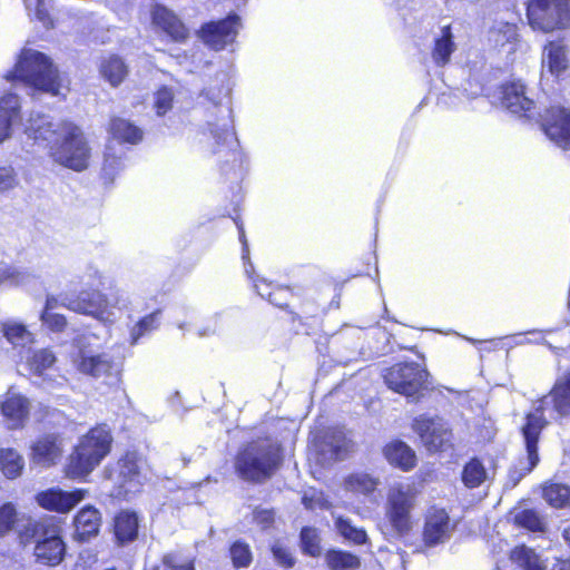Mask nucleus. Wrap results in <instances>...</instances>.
Returning <instances> with one entry per match:
<instances>
[{
	"mask_svg": "<svg viewBox=\"0 0 570 570\" xmlns=\"http://www.w3.org/2000/svg\"><path fill=\"white\" fill-rule=\"evenodd\" d=\"M26 135L50 148L55 161L80 171L87 168L90 148L79 127L69 121H53L49 116L31 114L24 128Z\"/></svg>",
	"mask_w": 570,
	"mask_h": 570,
	"instance_id": "f257e3e1",
	"label": "nucleus"
},
{
	"mask_svg": "<svg viewBox=\"0 0 570 570\" xmlns=\"http://www.w3.org/2000/svg\"><path fill=\"white\" fill-rule=\"evenodd\" d=\"M61 305L75 313L91 316L97 321L112 325L122 312L129 311L130 295L116 289L110 296L99 289H85L78 294H65L61 296Z\"/></svg>",
	"mask_w": 570,
	"mask_h": 570,
	"instance_id": "f03ea898",
	"label": "nucleus"
},
{
	"mask_svg": "<svg viewBox=\"0 0 570 570\" xmlns=\"http://www.w3.org/2000/svg\"><path fill=\"white\" fill-rule=\"evenodd\" d=\"M7 80H19L26 86L52 96H59L61 80L58 70L50 59L37 50L22 49L12 71L6 75Z\"/></svg>",
	"mask_w": 570,
	"mask_h": 570,
	"instance_id": "7ed1b4c3",
	"label": "nucleus"
},
{
	"mask_svg": "<svg viewBox=\"0 0 570 570\" xmlns=\"http://www.w3.org/2000/svg\"><path fill=\"white\" fill-rule=\"evenodd\" d=\"M282 461L279 448L271 440H256L240 449L235 458V470L245 481L269 479Z\"/></svg>",
	"mask_w": 570,
	"mask_h": 570,
	"instance_id": "20e7f679",
	"label": "nucleus"
},
{
	"mask_svg": "<svg viewBox=\"0 0 570 570\" xmlns=\"http://www.w3.org/2000/svg\"><path fill=\"white\" fill-rule=\"evenodd\" d=\"M112 436L107 425H97L79 439L67 465L70 478L90 474L110 452Z\"/></svg>",
	"mask_w": 570,
	"mask_h": 570,
	"instance_id": "39448f33",
	"label": "nucleus"
},
{
	"mask_svg": "<svg viewBox=\"0 0 570 570\" xmlns=\"http://www.w3.org/2000/svg\"><path fill=\"white\" fill-rule=\"evenodd\" d=\"M419 493L415 484L405 482H395L387 490L385 519L399 537L409 534L414 527L412 513L416 508Z\"/></svg>",
	"mask_w": 570,
	"mask_h": 570,
	"instance_id": "423d86ee",
	"label": "nucleus"
},
{
	"mask_svg": "<svg viewBox=\"0 0 570 570\" xmlns=\"http://www.w3.org/2000/svg\"><path fill=\"white\" fill-rule=\"evenodd\" d=\"M91 335L76 340L77 352L72 355L73 367L86 376L102 380L106 383L118 381L119 368L114 358L107 353H98L89 347Z\"/></svg>",
	"mask_w": 570,
	"mask_h": 570,
	"instance_id": "0eeeda50",
	"label": "nucleus"
},
{
	"mask_svg": "<svg viewBox=\"0 0 570 570\" xmlns=\"http://www.w3.org/2000/svg\"><path fill=\"white\" fill-rule=\"evenodd\" d=\"M527 18L533 30L550 32L570 24L569 0H530Z\"/></svg>",
	"mask_w": 570,
	"mask_h": 570,
	"instance_id": "6e6552de",
	"label": "nucleus"
},
{
	"mask_svg": "<svg viewBox=\"0 0 570 570\" xmlns=\"http://www.w3.org/2000/svg\"><path fill=\"white\" fill-rule=\"evenodd\" d=\"M426 377L428 371L414 362L395 364L384 374L387 386L407 397L415 396L423 389Z\"/></svg>",
	"mask_w": 570,
	"mask_h": 570,
	"instance_id": "1a4fd4ad",
	"label": "nucleus"
},
{
	"mask_svg": "<svg viewBox=\"0 0 570 570\" xmlns=\"http://www.w3.org/2000/svg\"><path fill=\"white\" fill-rule=\"evenodd\" d=\"M559 416H570V371L560 375L550 393L533 404L527 415H537L542 421V430L547 425L546 412Z\"/></svg>",
	"mask_w": 570,
	"mask_h": 570,
	"instance_id": "9d476101",
	"label": "nucleus"
},
{
	"mask_svg": "<svg viewBox=\"0 0 570 570\" xmlns=\"http://www.w3.org/2000/svg\"><path fill=\"white\" fill-rule=\"evenodd\" d=\"M109 478L119 488V493H136L147 480L146 463L135 453H127L117 462Z\"/></svg>",
	"mask_w": 570,
	"mask_h": 570,
	"instance_id": "9b49d317",
	"label": "nucleus"
},
{
	"mask_svg": "<svg viewBox=\"0 0 570 570\" xmlns=\"http://www.w3.org/2000/svg\"><path fill=\"white\" fill-rule=\"evenodd\" d=\"M522 435L525 443L527 461H521L519 466H515L509 471V483L511 487H515L519 481L539 462L538 455V440L542 431V421L537 415H527L525 424L521 429Z\"/></svg>",
	"mask_w": 570,
	"mask_h": 570,
	"instance_id": "f8f14e48",
	"label": "nucleus"
},
{
	"mask_svg": "<svg viewBox=\"0 0 570 570\" xmlns=\"http://www.w3.org/2000/svg\"><path fill=\"white\" fill-rule=\"evenodd\" d=\"M413 429L420 435L424 446L431 452L445 450L451 445V430L448 423L440 417H416Z\"/></svg>",
	"mask_w": 570,
	"mask_h": 570,
	"instance_id": "ddd939ff",
	"label": "nucleus"
},
{
	"mask_svg": "<svg viewBox=\"0 0 570 570\" xmlns=\"http://www.w3.org/2000/svg\"><path fill=\"white\" fill-rule=\"evenodd\" d=\"M240 28V18L237 14H230L223 20L204 24L199 32L207 46L215 50H223L235 41Z\"/></svg>",
	"mask_w": 570,
	"mask_h": 570,
	"instance_id": "4468645a",
	"label": "nucleus"
},
{
	"mask_svg": "<svg viewBox=\"0 0 570 570\" xmlns=\"http://www.w3.org/2000/svg\"><path fill=\"white\" fill-rule=\"evenodd\" d=\"M510 560L521 570H570V561L557 557L548 558L525 546L510 552Z\"/></svg>",
	"mask_w": 570,
	"mask_h": 570,
	"instance_id": "2eb2a0df",
	"label": "nucleus"
},
{
	"mask_svg": "<svg viewBox=\"0 0 570 570\" xmlns=\"http://www.w3.org/2000/svg\"><path fill=\"white\" fill-rule=\"evenodd\" d=\"M353 444L340 429H328L316 444L317 460L322 465L344 460L352 451Z\"/></svg>",
	"mask_w": 570,
	"mask_h": 570,
	"instance_id": "dca6fc26",
	"label": "nucleus"
},
{
	"mask_svg": "<svg viewBox=\"0 0 570 570\" xmlns=\"http://www.w3.org/2000/svg\"><path fill=\"white\" fill-rule=\"evenodd\" d=\"M542 119V129L548 138L562 149H570V111L563 107H551Z\"/></svg>",
	"mask_w": 570,
	"mask_h": 570,
	"instance_id": "f3484780",
	"label": "nucleus"
},
{
	"mask_svg": "<svg viewBox=\"0 0 570 570\" xmlns=\"http://www.w3.org/2000/svg\"><path fill=\"white\" fill-rule=\"evenodd\" d=\"M87 490L77 489L73 491H63L61 489H48L37 494L38 504L49 511L67 513L87 495Z\"/></svg>",
	"mask_w": 570,
	"mask_h": 570,
	"instance_id": "a211bd4d",
	"label": "nucleus"
},
{
	"mask_svg": "<svg viewBox=\"0 0 570 570\" xmlns=\"http://www.w3.org/2000/svg\"><path fill=\"white\" fill-rule=\"evenodd\" d=\"M65 553L66 544L59 530L56 528L46 529L42 538L37 541L35 547L37 561L47 566H57L63 560Z\"/></svg>",
	"mask_w": 570,
	"mask_h": 570,
	"instance_id": "6ab92c4d",
	"label": "nucleus"
},
{
	"mask_svg": "<svg viewBox=\"0 0 570 570\" xmlns=\"http://www.w3.org/2000/svg\"><path fill=\"white\" fill-rule=\"evenodd\" d=\"M450 518L444 509L432 507L425 517L423 540L432 547L445 541L451 533Z\"/></svg>",
	"mask_w": 570,
	"mask_h": 570,
	"instance_id": "aec40b11",
	"label": "nucleus"
},
{
	"mask_svg": "<svg viewBox=\"0 0 570 570\" xmlns=\"http://www.w3.org/2000/svg\"><path fill=\"white\" fill-rule=\"evenodd\" d=\"M1 414L10 429L21 428L29 415V401L21 394L9 389L0 403Z\"/></svg>",
	"mask_w": 570,
	"mask_h": 570,
	"instance_id": "412c9836",
	"label": "nucleus"
},
{
	"mask_svg": "<svg viewBox=\"0 0 570 570\" xmlns=\"http://www.w3.org/2000/svg\"><path fill=\"white\" fill-rule=\"evenodd\" d=\"M62 454V442L55 434L39 438L31 446L32 463L50 466L57 463Z\"/></svg>",
	"mask_w": 570,
	"mask_h": 570,
	"instance_id": "4be33fe9",
	"label": "nucleus"
},
{
	"mask_svg": "<svg viewBox=\"0 0 570 570\" xmlns=\"http://www.w3.org/2000/svg\"><path fill=\"white\" fill-rule=\"evenodd\" d=\"M20 99L14 94H7L0 97V144L9 139L13 126L21 120Z\"/></svg>",
	"mask_w": 570,
	"mask_h": 570,
	"instance_id": "5701e85b",
	"label": "nucleus"
},
{
	"mask_svg": "<svg viewBox=\"0 0 570 570\" xmlns=\"http://www.w3.org/2000/svg\"><path fill=\"white\" fill-rule=\"evenodd\" d=\"M502 104L513 114H520L530 118L534 102L524 91L521 82H511L502 88Z\"/></svg>",
	"mask_w": 570,
	"mask_h": 570,
	"instance_id": "b1692460",
	"label": "nucleus"
},
{
	"mask_svg": "<svg viewBox=\"0 0 570 570\" xmlns=\"http://www.w3.org/2000/svg\"><path fill=\"white\" fill-rule=\"evenodd\" d=\"M75 537L88 541L96 537L101 527V513L92 505L83 507L75 517Z\"/></svg>",
	"mask_w": 570,
	"mask_h": 570,
	"instance_id": "393cba45",
	"label": "nucleus"
},
{
	"mask_svg": "<svg viewBox=\"0 0 570 570\" xmlns=\"http://www.w3.org/2000/svg\"><path fill=\"white\" fill-rule=\"evenodd\" d=\"M151 14L153 22L163 29L173 40L184 41L187 39V28L170 10L163 6H156Z\"/></svg>",
	"mask_w": 570,
	"mask_h": 570,
	"instance_id": "a878e982",
	"label": "nucleus"
},
{
	"mask_svg": "<svg viewBox=\"0 0 570 570\" xmlns=\"http://www.w3.org/2000/svg\"><path fill=\"white\" fill-rule=\"evenodd\" d=\"M20 522H24V532H19L20 540L22 543H27L29 538L35 533V523L30 519H20L12 503H4L0 507V537H4L16 529Z\"/></svg>",
	"mask_w": 570,
	"mask_h": 570,
	"instance_id": "bb28decb",
	"label": "nucleus"
},
{
	"mask_svg": "<svg viewBox=\"0 0 570 570\" xmlns=\"http://www.w3.org/2000/svg\"><path fill=\"white\" fill-rule=\"evenodd\" d=\"M343 484L345 491L353 495L370 498L381 485V480L372 473L356 471L345 476Z\"/></svg>",
	"mask_w": 570,
	"mask_h": 570,
	"instance_id": "cd10ccee",
	"label": "nucleus"
},
{
	"mask_svg": "<svg viewBox=\"0 0 570 570\" xmlns=\"http://www.w3.org/2000/svg\"><path fill=\"white\" fill-rule=\"evenodd\" d=\"M0 333L14 348H26L35 342V335L18 320L0 322Z\"/></svg>",
	"mask_w": 570,
	"mask_h": 570,
	"instance_id": "c85d7f7f",
	"label": "nucleus"
},
{
	"mask_svg": "<svg viewBox=\"0 0 570 570\" xmlns=\"http://www.w3.org/2000/svg\"><path fill=\"white\" fill-rule=\"evenodd\" d=\"M139 519L136 512L124 510L115 518V538L120 546L135 541L138 537Z\"/></svg>",
	"mask_w": 570,
	"mask_h": 570,
	"instance_id": "c756f323",
	"label": "nucleus"
},
{
	"mask_svg": "<svg viewBox=\"0 0 570 570\" xmlns=\"http://www.w3.org/2000/svg\"><path fill=\"white\" fill-rule=\"evenodd\" d=\"M384 456L390 464L404 471H409L415 465V453L402 441H393L385 445Z\"/></svg>",
	"mask_w": 570,
	"mask_h": 570,
	"instance_id": "7c9ffc66",
	"label": "nucleus"
},
{
	"mask_svg": "<svg viewBox=\"0 0 570 570\" xmlns=\"http://www.w3.org/2000/svg\"><path fill=\"white\" fill-rule=\"evenodd\" d=\"M109 132L119 142L137 144L142 138L141 129L124 118H112Z\"/></svg>",
	"mask_w": 570,
	"mask_h": 570,
	"instance_id": "2f4dec72",
	"label": "nucleus"
},
{
	"mask_svg": "<svg viewBox=\"0 0 570 570\" xmlns=\"http://www.w3.org/2000/svg\"><path fill=\"white\" fill-rule=\"evenodd\" d=\"M254 287L259 296L267 298L271 304L279 308H285L292 296V292L288 287L273 286L265 279L255 282Z\"/></svg>",
	"mask_w": 570,
	"mask_h": 570,
	"instance_id": "473e14b6",
	"label": "nucleus"
},
{
	"mask_svg": "<svg viewBox=\"0 0 570 570\" xmlns=\"http://www.w3.org/2000/svg\"><path fill=\"white\" fill-rule=\"evenodd\" d=\"M543 67L552 75L559 76L568 66L564 47L561 42H549L543 52Z\"/></svg>",
	"mask_w": 570,
	"mask_h": 570,
	"instance_id": "72a5a7b5",
	"label": "nucleus"
},
{
	"mask_svg": "<svg viewBox=\"0 0 570 570\" xmlns=\"http://www.w3.org/2000/svg\"><path fill=\"white\" fill-rule=\"evenodd\" d=\"M127 66L115 55L104 58L100 62V73L111 86L117 87L127 76Z\"/></svg>",
	"mask_w": 570,
	"mask_h": 570,
	"instance_id": "f704fd0d",
	"label": "nucleus"
},
{
	"mask_svg": "<svg viewBox=\"0 0 570 570\" xmlns=\"http://www.w3.org/2000/svg\"><path fill=\"white\" fill-rule=\"evenodd\" d=\"M455 50L453 36L450 27H444L441 30V36L435 39L434 48L432 51L433 61L438 66H444L450 61L451 55Z\"/></svg>",
	"mask_w": 570,
	"mask_h": 570,
	"instance_id": "c9c22d12",
	"label": "nucleus"
},
{
	"mask_svg": "<svg viewBox=\"0 0 570 570\" xmlns=\"http://www.w3.org/2000/svg\"><path fill=\"white\" fill-rule=\"evenodd\" d=\"M489 479L488 470L478 459L470 460L463 468L462 481L466 488H478Z\"/></svg>",
	"mask_w": 570,
	"mask_h": 570,
	"instance_id": "e433bc0d",
	"label": "nucleus"
},
{
	"mask_svg": "<svg viewBox=\"0 0 570 570\" xmlns=\"http://www.w3.org/2000/svg\"><path fill=\"white\" fill-rule=\"evenodd\" d=\"M23 466V458L16 450H0V468L8 479L18 478L21 474Z\"/></svg>",
	"mask_w": 570,
	"mask_h": 570,
	"instance_id": "4c0bfd02",
	"label": "nucleus"
},
{
	"mask_svg": "<svg viewBox=\"0 0 570 570\" xmlns=\"http://www.w3.org/2000/svg\"><path fill=\"white\" fill-rule=\"evenodd\" d=\"M325 559L331 570H356L361 566L357 556L341 550L328 551Z\"/></svg>",
	"mask_w": 570,
	"mask_h": 570,
	"instance_id": "58836bf2",
	"label": "nucleus"
},
{
	"mask_svg": "<svg viewBox=\"0 0 570 570\" xmlns=\"http://www.w3.org/2000/svg\"><path fill=\"white\" fill-rule=\"evenodd\" d=\"M544 500L554 508L570 505V487L561 483H548L543 487Z\"/></svg>",
	"mask_w": 570,
	"mask_h": 570,
	"instance_id": "ea45409f",
	"label": "nucleus"
},
{
	"mask_svg": "<svg viewBox=\"0 0 570 570\" xmlns=\"http://www.w3.org/2000/svg\"><path fill=\"white\" fill-rule=\"evenodd\" d=\"M338 533L354 544H364L367 542V534L363 528H357L348 519L338 517L335 521Z\"/></svg>",
	"mask_w": 570,
	"mask_h": 570,
	"instance_id": "a19ab883",
	"label": "nucleus"
},
{
	"mask_svg": "<svg viewBox=\"0 0 570 570\" xmlns=\"http://www.w3.org/2000/svg\"><path fill=\"white\" fill-rule=\"evenodd\" d=\"M490 40L497 46H503L517 39V26L514 23L498 21L490 30Z\"/></svg>",
	"mask_w": 570,
	"mask_h": 570,
	"instance_id": "79ce46f5",
	"label": "nucleus"
},
{
	"mask_svg": "<svg viewBox=\"0 0 570 570\" xmlns=\"http://www.w3.org/2000/svg\"><path fill=\"white\" fill-rule=\"evenodd\" d=\"M56 362L55 354L48 348H41L32 353L28 358L30 370L38 375L50 368Z\"/></svg>",
	"mask_w": 570,
	"mask_h": 570,
	"instance_id": "37998d69",
	"label": "nucleus"
},
{
	"mask_svg": "<svg viewBox=\"0 0 570 570\" xmlns=\"http://www.w3.org/2000/svg\"><path fill=\"white\" fill-rule=\"evenodd\" d=\"M159 325V312L150 313L138 321L130 331L131 344H136L140 337L156 330Z\"/></svg>",
	"mask_w": 570,
	"mask_h": 570,
	"instance_id": "c03bdc74",
	"label": "nucleus"
},
{
	"mask_svg": "<svg viewBox=\"0 0 570 570\" xmlns=\"http://www.w3.org/2000/svg\"><path fill=\"white\" fill-rule=\"evenodd\" d=\"M29 16H35L45 27H52L50 0H23Z\"/></svg>",
	"mask_w": 570,
	"mask_h": 570,
	"instance_id": "a18cd8bd",
	"label": "nucleus"
},
{
	"mask_svg": "<svg viewBox=\"0 0 570 570\" xmlns=\"http://www.w3.org/2000/svg\"><path fill=\"white\" fill-rule=\"evenodd\" d=\"M124 168V160L121 155H116L114 151L112 142H109L106 148L102 173L104 176L110 180Z\"/></svg>",
	"mask_w": 570,
	"mask_h": 570,
	"instance_id": "49530a36",
	"label": "nucleus"
},
{
	"mask_svg": "<svg viewBox=\"0 0 570 570\" xmlns=\"http://www.w3.org/2000/svg\"><path fill=\"white\" fill-rule=\"evenodd\" d=\"M515 522L533 532L544 531V523L540 515L533 510H523L515 515Z\"/></svg>",
	"mask_w": 570,
	"mask_h": 570,
	"instance_id": "de8ad7c7",
	"label": "nucleus"
},
{
	"mask_svg": "<svg viewBox=\"0 0 570 570\" xmlns=\"http://www.w3.org/2000/svg\"><path fill=\"white\" fill-rule=\"evenodd\" d=\"M230 88L225 73H222L216 85L209 86L205 89L204 95L214 105H219L223 98L229 95Z\"/></svg>",
	"mask_w": 570,
	"mask_h": 570,
	"instance_id": "09e8293b",
	"label": "nucleus"
},
{
	"mask_svg": "<svg viewBox=\"0 0 570 570\" xmlns=\"http://www.w3.org/2000/svg\"><path fill=\"white\" fill-rule=\"evenodd\" d=\"M318 534L313 528H304L301 531L302 549L305 553L316 557L321 553Z\"/></svg>",
	"mask_w": 570,
	"mask_h": 570,
	"instance_id": "8fccbe9b",
	"label": "nucleus"
},
{
	"mask_svg": "<svg viewBox=\"0 0 570 570\" xmlns=\"http://www.w3.org/2000/svg\"><path fill=\"white\" fill-rule=\"evenodd\" d=\"M230 557L236 568H246L252 562V552L249 547L240 541H236L230 547Z\"/></svg>",
	"mask_w": 570,
	"mask_h": 570,
	"instance_id": "3c124183",
	"label": "nucleus"
},
{
	"mask_svg": "<svg viewBox=\"0 0 570 570\" xmlns=\"http://www.w3.org/2000/svg\"><path fill=\"white\" fill-rule=\"evenodd\" d=\"M174 94L173 91L164 87L155 94V109L158 116L165 115L173 107Z\"/></svg>",
	"mask_w": 570,
	"mask_h": 570,
	"instance_id": "603ef678",
	"label": "nucleus"
},
{
	"mask_svg": "<svg viewBox=\"0 0 570 570\" xmlns=\"http://www.w3.org/2000/svg\"><path fill=\"white\" fill-rule=\"evenodd\" d=\"M40 320L52 332H62L67 325L66 317L61 314L42 311Z\"/></svg>",
	"mask_w": 570,
	"mask_h": 570,
	"instance_id": "864d4df0",
	"label": "nucleus"
},
{
	"mask_svg": "<svg viewBox=\"0 0 570 570\" xmlns=\"http://www.w3.org/2000/svg\"><path fill=\"white\" fill-rule=\"evenodd\" d=\"M29 278V274L18 267L9 266L1 271L0 282H7L10 285L24 284Z\"/></svg>",
	"mask_w": 570,
	"mask_h": 570,
	"instance_id": "5fc2aeb1",
	"label": "nucleus"
},
{
	"mask_svg": "<svg viewBox=\"0 0 570 570\" xmlns=\"http://www.w3.org/2000/svg\"><path fill=\"white\" fill-rule=\"evenodd\" d=\"M273 556L276 562L283 567H292L294 566V557L291 551L284 547L282 543L277 542L272 547Z\"/></svg>",
	"mask_w": 570,
	"mask_h": 570,
	"instance_id": "6e6d98bb",
	"label": "nucleus"
},
{
	"mask_svg": "<svg viewBox=\"0 0 570 570\" xmlns=\"http://www.w3.org/2000/svg\"><path fill=\"white\" fill-rule=\"evenodd\" d=\"M17 184L16 175L12 168H0V193L13 188Z\"/></svg>",
	"mask_w": 570,
	"mask_h": 570,
	"instance_id": "4d7b16f0",
	"label": "nucleus"
},
{
	"mask_svg": "<svg viewBox=\"0 0 570 570\" xmlns=\"http://www.w3.org/2000/svg\"><path fill=\"white\" fill-rule=\"evenodd\" d=\"M210 126V134L216 140L217 145H224L228 142L229 139L233 138V132L229 130L228 126L224 124L222 127Z\"/></svg>",
	"mask_w": 570,
	"mask_h": 570,
	"instance_id": "13d9d810",
	"label": "nucleus"
},
{
	"mask_svg": "<svg viewBox=\"0 0 570 570\" xmlns=\"http://www.w3.org/2000/svg\"><path fill=\"white\" fill-rule=\"evenodd\" d=\"M238 229H239V240L243 244V255H242V257H243V261H244L245 272H246L247 275H250V271L253 269V265H252V263L249 262V258H248V255H249L248 244H247V240H246V237H245L244 228L242 226H238Z\"/></svg>",
	"mask_w": 570,
	"mask_h": 570,
	"instance_id": "bf43d9fd",
	"label": "nucleus"
},
{
	"mask_svg": "<svg viewBox=\"0 0 570 570\" xmlns=\"http://www.w3.org/2000/svg\"><path fill=\"white\" fill-rule=\"evenodd\" d=\"M254 520L263 529L269 527L274 521V513L269 510H258L254 512Z\"/></svg>",
	"mask_w": 570,
	"mask_h": 570,
	"instance_id": "052dcab7",
	"label": "nucleus"
},
{
	"mask_svg": "<svg viewBox=\"0 0 570 570\" xmlns=\"http://www.w3.org/2000/svg\"><path fill=\"white\" fill-rule=\"evenodd\" d=\"M218 330V321L217 317H212L207 321L204 326L197 328V334L199 337H207L216 334Z\"/></svg>",
	"mask_w": 570,
	"mask_h": 570,
	"instance_id": "680f3d73",
	"label": "nucleus"
},
{
	"mask_svg": "<svg viewBox=\"0 0 570 570\" xmlns=\"http://www.w3.org/2000/svg\"><path fill=\"white\" fill-rule=\"evenodd\" d=\"M87 273H88L89 278L92 279L91 285L101 284L102 274L100 273V271L98 268H96L94 266H89L87 268Z\"/></svg>",
	"mask_w": 570,
	"mask_h": 570,
	"instance_id": "e2e57ef3",
	"label": "nucleus"
},
{
	"mask_svg": "<svg viewBox=\"0 0 570 570\" xmlns=\"http://www.w3.org/2000/svg\"><path fill=\"white\" fill-rule=\"evenodd\" d=\"M164 563L171 568L173 570H176L179 564H181V561L179 560V557L176 554H167L164 557Z\"/></svg>",
	"mask_w": 570,
	"mask_h": 570,
	"instance_id": "0e129e2a",
	"label": "nucleus"
},
{
	"mask_svg": "<svg viewBox=\"0 0 570 570\" xmlns=\"http://www.w3.org/2000/svg\"><path fill=\"white\" fill-rule=\"evenodd\" d=\"M58 306H62L61 298L59 299L55 296H47L43 311L53 312V309L57 308Z\"/></svg>",
	"mask_w": 570,
	"mask_h": 570,
	"instance_id": "69168bd1",
	"label": "nucleus"
},
{
	"mask_svg": "<svg viewBox=\"0 0 570 570\" xmlns=\"http://www.w3.org/2000/svg\"><path fill=\"white\" fill-rule=\"evenodd\" d=\"M302 502L307 509H314L316 503H320V498L308 497L307 494H304L302 498Z\"/></svg>",
	"mask_w": 570,
	"mask_h": 570,
	"instance_id": "338daca9",
	"label": "nucleus"
},
{
	"mask_svg": "<svg viewBox=\"0 0 570 570\" xmlns=\"http://www.w3.org/2000/svg\"><path fill=\"white\" fill-rule=\"evenodd\" d=\"M505 340L509 341L508 345L511 347L512 345H522L525 342V338L522 334H517L513 336H508Z\"/></svg>",
	"mask_w": 570,
	"mask_h": 570,
	"instance_id": "774afa93",
	"label": "nucleus"
}]
</instances>
